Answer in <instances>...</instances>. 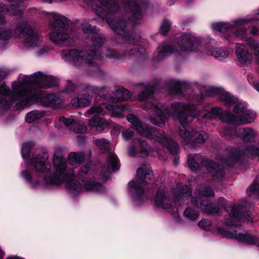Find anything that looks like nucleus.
I'll return each mask as SVG.
<instances>
[{"mask_svg": "<svg viewBox=\"0 0 259 259\" xmlns=\"http://www.w3.org/2000/svg\"><path fill=\"white\" fill-rule=\"evenodd\" d=\"M171 108L174 111L183 128L191 127L188 126V117H197L200 116V110L198 106L194 104H185L181 102L171 104Z\"/></svg>", "mask_w": 259, "mask_h": 259, "instance_id": "nucleus-6", "label": "nucleus"}, {"mask_svg": "<svg viewBox=\"0 0 259 259\" xmlns=\"http://www.w3.org/2000/svg\"><path fill=\"white\" fill-rule=\"evenodd\" d=\"M148 144L146 141L142 138L135 139L132 141V144L130 146L129 153L131 156L136 155L138 152L137 148L139 147L140 153L144 156L149 155V151L147 148Z\"/></svg>", "mask_w": 259, "mask_h": 259, "instance_id": "nucleus-27", "label": "nucleus"}, {"mask_svg": "<svg viewBox=\"0 0 259 259\" xmlns=\"http://www.w3.org/2000/svg\"><path fill=\"white\" fill-rule=\"evenodd\" d=\"M246 150L251 155L259 156V147H257L253 145H250L246 147Z\"/></svg>", "mask_w": 259, "mask_h": 259, "instance_id": "nucleus-61", "label": "nucleus"}, {"mask_svg": "<svg viewBox=\"0 0 259 259\" xmlns=\"http://www.w3.org/2000/svg\"><path fill=\"white\" fill-rule=\"evenodd\" d=\"M87 93L88 95L82 94L73 98L70 101L72 106L75 108L89 106L92 102L93 95L91 93Z\"/></svg>", "mask_w": 259, "mask_h": 259, "instance_id": "nucleus-31", "label": "nucleus"}, {"mask_svg": "<svg viewBox=\"0 0 259 259\" xmlns=\"http://www.w3.org/2000/svg\"><path fill=\"white\" fill-rule=\"evenodd\" d=\"M106 108L107 110L112 111V114L117 117H122V111L125 110V107L122 105H116L108 104L106 106Z\"/></svg>", "mask_w": 259, "mask_h": 259, "instance_id": "nucleus-51", "label": "nucleus"}, {"mask_svg": "<svg viewBox=\"0 0 259 259\" xmlns=\"http://www.w3.org/2000/svg\"><path fill=\"white\" fill-rule=\"evenodd\" d=\"M191 203L197 209L188 206L184 212L185 217L191 220H195L199 215L198 208L201 209L203 211L209 215H214L219 213V208L214 202H210L208 200L202 199L201 198L192 197Z\"/></svg>", "mask_w": 259, "mask_h": 259, "instance_id": "nucleus-3", "label": "nucleus"}, {"mask_svg": "<svg viewBox=\"0 0 259 259\" xmlns=\"http://www.w3.org/2000/svg\"><path fill=\"white\" fill-rule=\"evenodd\" d=\"M90 170L89 166H85L79 169L78 175L79 179L82 182L83 189L87 192H103L104 190V186L100 183L86 179L85 177Z\"/></svg>", "mask_w": 259, "mask_h": 259, "instance_id": "nucleus-18", "label": "nucleus"}, {"mask_svg": "<svg viewBox=\"0 0 259 259\" xmlns=\"http://www.w3.org/2000/svg\"><path fill=\"white\" fill-rule=\"evenodd\" d=\"M246 110L245 104L242 103H236L233 108V112L236 114L242 113Z\"/></svg>", "mask_w": 259, "mask_h": 259, "instance_id": "nucleus-59", "label": "nucleus"}, {"mask_svg": "<svg viewBox=\"0 0 259 259\" xmlns=\"http://www.w3.org/2000/svg\"><path fill=\"white\" fill-rule=\"evenodd\" d=\"M150 139H155L161 143L172 155H175L178 153L179 144L174 140L168 138L162 130L156 127L152 133V138Z\"/></svg>", "mask_w": 259, "mask_h": 259, "instance_id": "nucleus-11", "label": "nucleus"}, {"mask_svg": "<svg viewBox=\"0 0 259 259\" xmlns=\"http://www.w3.org/2000/svg\"><path fill=\"white\" fill-rule=\"evenodd\" d=\"M32 97V95L26 97L23 100H22V99H21L18 100L19 102L14 106V110H19L24 108L27 106H29L32 104L35 103L34 100H33V98L32 99L31 98Z\"/></svg>", "mask_w": 259, "mask_h": 259, "instance_id": "nucleus-47", "label": "nucleus"}, {"mask_svg": "<svg viewBox=\"0 0 259 259\" xmlns=\"http://www.w3.org/2000/svg\"><path fill=\"white\" fill-rule=\"evenodd\" d=\"M235 239L240 242L249 245H257L259 241V238L249 233H236Z\"/></svg>", "mask_w": 259, "mask_h": 259, "instance_id": "nucleus-32", "label": "nucleus"}, {"mask_svg": "<svg viewBox=\"0 0 259 259\" xmlns=\"http://www.w3.org/2000/svg\"><path fill=\"white\" fill-rule=\"evenodd\" d=\"M188 164L190 169L194 172H196L200 168L199 164L197 162L193 156L189 155Z\"/></svg>", "mask_w": 259, "mask_h": 259, "instance_id": "nucleus-57", "label": "nucleus"}, {"mask_svg": "<svg viewBox=\"0 0 259 259\" xmlns=\"http://www.w3.org/2000/svg\"><path fill=\"white\" fill-rule=\"evenodd\" d=\"M238 117L241 122L236 124H232L234 125H242L243 124L251 123L253 122L256 117L255 112L250 110H246L243 114L241 115H235Z\"/></svg>", "mask_w": 259, "mask_h": 259, "instance_id": "nucleus-36", "label": "nucleus"}, {"mask_svg": "<svg viewBox=\"0 0 259 259\" xmlns=\"http://www.w3.org/2000/svg\"><path fill=\"white\" fill-rule=\"evenodd\" d=\"M211 224V221L207 219L202 220L198 223V226L205 230L208 229L210 226Z\"/></svg>", "mask_w": 259, "mask_h": 259, "instance_id": "nucleus-64", "label": "nucleus"}, {"mask_svg": "<svg viewBox=\"0 0 259 259\" xmlns=\"http://www.w3.org/2000/svg\"><path fill=\"white\" fill-rule=\"evenodd\" d=\"M22 175L27 182L32 185V187H35L39 184V181H33L32 177L27 170H23L22 171Z\"/></svg>", "mask_w": 259, "mask_h": 259, "instance_id": "nucleus-55", "label": "nucleus"}, {"mask_svg": "<svg viewBox=\"0 0 259 259\" xmlns=\"http://www.w3.org/2000/svg\"><path fill=\"white\" fill-rule=\"evenodd\" d=\"M236 55L241 65L249 64L252 62V54L244 45L237 44L236 45Z\"/></svg>", "mask_w": 259, "mask_h": 259, "instance_id": "nucleus-26", "label": "nucleus"}, {"mask_svg": "<svg viewBox=\"0 0 259 259\" xmlns=\"http://www.w3.org/2000/svg\"><path fill=\"white\" fill-rule=\"evenodd\" d=\"M170 28L171 23L170 21L167 19H164L160 27V32L162 35L165 36L167 35V32L169 31Z\"/></svg>", "mask_w": 259, "mask_h": 259, "instance_id": "nucleus-54", "label": "nucleus"}, {"mask_svg": "<svg viewBox=\"0 0 259 259\" xmlns=\"http://www.w3.org/2000/svg\"><path fill=\"white\" fill-rule=\"evenodd\" d=\"M247 44L256 56H259V42L250 38L248 40Z\"/></svg>", "mask_w": 259, "mask_h": 259, "instance_id": "nucleus-56", "label": "nucleus"}, {"mask_svg": "<svg viewBox=\"0 0 259 259\" xmlns=\"http://www.w3.org/2000/svg\"><path fill=\"white\" fill-rule=\"evenodd\" d=\"M52 16L54 21L50 26L54 30L50 33V38L55 44L61 45L69 38V34L65 32L68 28V19L57 13H53Z\"/></svg>", "mask_w": 259, "mask_h": 259, "instance_id": "nucleus-5", "label": "nucleus"}, {"mask_svg": "<svg viewBox=\"0 0 259 259\" xmlns=\"http://www.w3.org/2000/svg\"><path fill=\"white\" fill-rule=\"evenodd\" d=\"M61 54L63 58L73 62L75 66H79L83 63H87L89 66H93V60L97 57V51L95 49L88 51L72 49L63 50Z\"/></svg>", "mask_w": 259, "mask_h": 259, "instance_id": "nucleus-4", "label": "nucleus"}, {"mask_svg": "<svg viewBox=\"0 0 259 259\" xmlns=\"http://www.w3.org/2000/svg\"><path fill=\"white\" fill-rule=\"evenodd\" d=\"M84 154L83 152L75 153L72 152L68 155V163L71 165L80 164L84 161Z\"/></svg>", "mask_w": 259, "mask_h": 259, "instance_id": "nucleus-42", "label": "nucleus"}, {"mask_svg": "<svg viewBox=\"0 0 259 259\" xmlns=\"http://www.w3.org/2000/svg\"><path fill=\"white\" fill-rule=\"evenodd\" d=\"M76 90V86L71 81H69L68 84L64 89L61 91L62 93L65 94H71L75 92Z\"/></svg>", "mask_w": 259, "mask_h": 259, "instance_id": "nucleus-60", "label": "nucleus"}, {"mask_svg": "<svg viewBox=\"0 0 259 259\" xmlns=\"http://www.w3.org/2000/svg\"><path fill=\"white\" fill-rule=\"evenodd\" d=\"M115 95L119 98V103L128 100L131 96V92L124 88H119L115 91Z\"/></svg>", "mask_w": 259, "mask_h": 259, "instance_id": "nucleus-49", "label": "nucleus"}, {"mask_svg": "<svg viewBox=\"0 0 259 259\" xmlns=\"http://www.w3.org/2000/svg\"><path fill=\"white\" fill-rule=\"evenodd\" d=\"M89 124L92 127H95L99 131H103L108 128L109 123L101 116L96 115L89 121Z\"/></svg>", "mask_w": 259, "mask_h": 259, "instance_id": "nucleus-33", "label": "nucleus"}, {"mask_svg": "<svg viewBox=\"0 0 259 259\" xmlns=\"http://www.w3.org/2000/svg\"><path fill=\"white\" fill-rule=\"evenodd\" d=\"M12 89L13 92L9 100L0 97V114L8 110L15 102L23 99L26 95V92L22 89V84L20 82L14 81Z\"/></svg>", "mask_w": 259, "mask_h": 259, "instance_id": "nucleus-10", "label": "nucleus"}, {"mask_svg": "<svg viewBox=\"0 0 259 259\" xmlns=\"http://www.w3.org/2000/svg\"><path fill=\"white\" fill-rule=\"evenodd\" d=\"M177 43L182 52L195 51L199 46L198 39L188 33H184L178 37Z\"/></svg>", "mask_w": 259, "mask_h": 259, "instance_id": "nucleus-20", "label": "nucleus"}, {"mask_svg": "<svg viewBox=\"0 0 259 259\" xmlns=\"http://www.w3.org/2000/svg\"><path fill=\"white\" fill-rule=\"evenodd\" d=\"M214 203L217 205L218 208H219V210L221 208H223L225 211L229 213L230 218H231L234 211L235 210L236 204H229L227 200L224 197H220L218 201Z\"/></svg>", "mask_w": 259, "mask_h": 259, "instance_id": "nucleus-37", "label": "nucleus"}, {"mask_svg": "<svg viewBox=\"0 0 259 259\" xmlns=\"http://www.w3.org/2000/svg\"><path fill=\"white\" fill-rule=\"evenodd\" d=\"M25 81L28 83L39 84L44 89H50L58 85L53 76L44 75L41 71L33 73L27 80H25Z\"/></svg>", "mask_w": 259, "mask_h": 259, "instance_id": "nucleus-17", "label": "nucleus"}, {"mask_svg": "<svg viewBox=\"0 0 259 259\" xmlns=\"http://www.w3.org/2000/svg\"><path fill=\"white\" fill-rule=\"evenodd\" d=\"M244 153L235 148H231L228 151V154L225 158V164L228 166H234L236 164H241L243 163Z\"/></svg>", "mask_w": 259, "mask_h": 259, "instance_id": "nucleus-25", "label": "nucleus"}, {"mask_svg": "<svg viewBox=\"0 0 259 259\" xmlns=\"http://www.w3.org/2000/svg\"><path fill=\"white\" fill-rule=\"evenodd\" d=\"M209 92L212 94H220L219 96L220 100L224 102L225 105L227 107H230L232 105L237 103V99L229 93H221L222 92L221 88H212Z\"/></svg>", "mask_w": 259, "mask_h": 259, "instance_id": "nucleus-29", "label": "nucleus"}, {"mask_svg": "<svg viewBox=\"0 0 259 259\" xmlns=\"http://www.w3.org/2000/svg\"><path fill=\"white\" fill-rule=\"evenodd\" d=\"M81 29L84 33L94 34L97 32V27L95 25L92 26L89 24L82 25Z\"/></svg>", "mask_w": 259, "mask_h": 259, "instance_id": "nucleus-58", "label": "nucleus"}, {"mask_svg": "<svg viewBox=\"0 0 259 259\" xmlns=\"http://www.w3.org/2000/svg\"><path fill=\"white\" fill-rule=\"evenodd\" d=\"M202 165L206 168L214 179H222L225 176L223 165L217 162L206 159L202 161Z\"/></svg>", "mask_w": 259, "mask_h": 259, "instance_id": "nucleus-23", "label": "nucleus"}, {"mask_svg": "<svg viewBox=\"0 0 259 259\" xmlns=\"http://www.w3.org/2000/svg\"><path fill=\"white\" fill-rule=\"evenodd\" d=\"M151 172L152 171L139 167L137 170V176L139 182H137L132 180L128 182V185L130 188L132 197L135 200L139 201L142 200L145 191L144 188L140 186V184H145L146 183V179H148L149 181H152V178L150 177H147L151 175Z\"/></svg>", "mask_w": 259, "mask_h": 259, "instance_id": "nucleus-8", "label": "nucleus"}, {"mask_svg": "<svg viewBox=\"0 0 259 259\" xmlns=\"http://www.w3.org/2000/svg\"><path fill=\"white\" fill-rule=\"evenodd\" d=\"M49 154L43 150L41 153L33 155L31 160V165L34 170L39 172H49L51 169V164L48 161Z\"/></svg>", "mask_w": 259, "mask_h": 259, "instance_id": "nucleus-16", "label": "nucleus"}, {"mask_svg": "<svg viewBox=\"0 0 259 259\" xmlns=\"http://www.w3.org/2000/svg\"><path fill=\"white\" fill-rule=\"evenodd\" d=\"M82 89L84 91L88 93H91L92 95H95L96 98H97V96L100 97L102 102H109L112 103H119V98H116L115 94H114V96L110 94H104V91L105 89V86L98 87L91 85L89 84H84L82 85Z\"/></svg>", "mask_w": 259, "mask_h": 259, "instance_id": "nucleus-19", "label": "nucleus"}, {"mask_svg": "<svg viewBox=\"0 0 259 259\" xmlns=\"http://www.w3.org/2000/svg\"><path fill=\"white\" fill-rule=\"evenodd\" d=\"M66 187L69 191L74 195H76L81 191L82 185L79 181L74 180L69 177L66 182Z\"/></svg>", "mask_w": 259, "mask_h": 259, "instance_id": "nucleus-40", "label": "nucleus"}, {"mask_svg": "<svg viewBox=\"0 0 259 259\" xmlns=\"http://www.w3.org/2000/svg\"><path fill=\"white\" fill-rule=\"evenodd\" d=\"M180 136L183 139L186 144L192 147H196L197 144L205 143L208 139V136L203 131H197L192 127L180 128Z\"/></svg>", "mask_w": 259, "mask_h": 259, "instance_id": "nucleus-9", "label": "nucleus"}, {"mask_svg": "<svg viewBox=\"0 0 259 259\" xmlns=\"http://www.w3.org/2000/svg\"><path fill=\"white\" fill-rule=\"evenodd\" d=\"M45 114V111L33 110L27 113L25 117V121L27 123H32L42 117Z\"/></svg>", "mask_w": 259, "mask_h": 259, "instance_id": "nucleus-44", "label": "nucleus"}, {"mask_svg": "<svg viewBox=\"0 0 259 259\" xmlns=\"http://www.w3.org/2000/svg\"><path fill=\"white\" fill-rule=\"evenodd\" d=\"M91 40L93 42V46L97 48H100L104 44L105 38L102 36L100 34L96 33L93 34V37L91 38Z\"/></svg>", "mask_w": 259, "mask_h": 259, "instance_id": "nucleus-53", "label": "nucleus"}, {"mask_svg": "<svg viewBox=\"0 0 259 259\" xmlns=\"http://www.w3.org/2000/svg\"><path fill=\"white\" fill-rule=\"evenodd\" d=\"M152 112L155 116L152 118V121L154 124L159 127H162L165 124L170 115L169 109L160 103L152 105Z\"/></svg>", "mask_w": 259, "mask_h": 259, "instance_id": "nucleus-21", "label": "nucleus"}, {"mask_svg": "<svg viewBox=\"0 0 259 259\" xmlns=\"http://www.w3.org/2000/svg\"><path fill=\"white\" fill-rule=\"evenodd\" d=\"M6 20L4 15L0 13V40L6 41L10 39L12 35V29L5 27Z\"/></svg>", "mask_w": 259, "mask_h": 259, "instance_id": "nucleus-35", "label": "nucleus"}, {"mask_svg": "<svg viewBox=\"0 0 259 259\" xmlns=\"http://www.w3.org/2000/svg\"><path fill=\"white\" fill-rule=\"evenodd\" d=\"M211 27L213 30L221 33L234 32L237 36H243L246 33V29L245 28H240L235 30L233 25L223 22L213 23L211 24Z\"/></svg>", "mask_w": 259, "mask_h": 259, "instance_id": "nucleus-24", "label": "nucleus"}, {"mask_svg": "<svg viewBox=\"0 0 259 259\" xmlns=\"http://www.w3.org/2000/svg\"><path fill=\"white\" fill-rule=\"evenodd\" d=\"M8 74V72L6 70L0 69V81L4 79ZM10 89L7 87L5 83H2L0 85V97H3L6 99V97L11 95Z\"/></svg>", "mask_w": 259, "mask_h": 259, "instance_id": "nucleus-39", "label": "nucleus"}, {"mask_svg": "<svg viewBox=\"0 0 259 259\" xmlns=\"http://www.w3.org/2000/svg\"><path fill=\"white\" fill-rule=\"evenodd\" d=\"M34 100L36 104L42 106L56 107L62 103V99L54 94H48L42 96L36 94H32L31 97Z\"/></svg>", "mask_w": 259, "mask_h": 259, "instance_id": "nucleus-22", "label": "nucleus"}, {"mask_svg": "<svg viewBox=\"0 0 259 259\" xmlns=\"http://www.w3.org/2000/svg\"><path fill=\"white\" fill-rule=\"evenodd\" d=\"M16 32L25 37L24 45L26 47H32L36 45V40L38 34L34 32L33 28L27 22H20L17 24Z\"/></svg>", "mask_w": 259, "mask_h": 259, "instance_id": "nucleus-12", "label": "nucleus"}, {"mask_svg": "<svg viewBox=\"0 0 259 259\" xmlns=\"http://www.w3.org/2000/svg\"><path fill=\"white\" fill-rule=\"evenodd\" d=\"M53 165L55 171L53 174L46 175L44 182L48 185H58L66 181L68 176L66 174L67 162L62 156H57L55 154L53 157Z\"/></svg>", "mask_w": 259, "mask_h": 259, "instance_id": "nucleus-7", "label": "nucleus"}, {"mask_svg": "<svg viewBox=\"0 0 259 259\" xmlns=\"http://www.w3.org/2000/svg\"><path fill=\"white\" fill-rule=\"evenodd\" d=\"M244 218L249 221H252L251 212L249 210H247L243 204L236 205L235 210L234 211L231 219H226L225 224L229 227L236 228L238 226L237 223Z\"/></svg>", "mask_w": 259, "mask_h": 259, "instance_id": "nucleus-14", "label": "nucleus"}, {"mask_svg": "<svg viewBox=\"0 0 259 259\" xmlns=\"http://www.w3.org/2000/svg\"><path fill=\"white\" fill-rule=\"evenodd\" d=\"M217 231L218 234L222 237L228 239H235L237 231L231 232L223 227H218Z\"/></svg>", "mask_w": 259, "mask_h": 259, "instance_id": "nucleus-52", "label": "nucleus"}, {"mask_svg": "<svg viewBox=\"0 0 259 259\" xmlns=\"http://www.w3.org/2000/svg\"><path fill=\"white\" fill-rule=\"evenodd\" d=\"M202 195L206 197H213L214 196V193L210 186H207L204 188L202 191Z\"/></svg>", "mask_w": 259, "mask_h": 259, "instance_id": "nucleus-62", "label": "nucleus"}, {"mask_svg": "<svg viewBox=\"0 0 259 259\" xmlns=\"http://www.w3.org/2000/svg\"><path fill=\"white\" fill-rule=\"evenodd\" d=\"M169 93L174 95L183 94V90L186 91L190 88V84L186 81L171 80L169 82Z\"/></svg>", "mask_w": 259, "mask_h": 259, "instance_id": "nucleus-28", "label": "nucleus"}, {"mask_svg": "<svg viewBox=\"0 0 259 259\" xmlns=\"http://www.w3.org/2000/svg\"><path fill=\"white\" fill-rule=\"evenodd\" d=\"M158 54L154 57L156 61H160L165 57L170 56L174 52L178 53L174 45L165 43L160 45L157 48Z\"/></svg>", "mask_w": 259, "mask_h": 259, "instance_id": "nucleus-30", "label": "nucleus"}, {"mask_svg": "<svg viewBox=\"0 0 259 259\" xmlns=\"http://www.w3.org/2000/svg\"><path fill=\"white\" fill-rule=\"evenodd\" d=\"M107 166L106 171L115 172L120 168V162L117 156L114 153H110L107 159Z\"/></svg>", "mask_w": 259, "mask_h": 259, "instance_id": "nucleus-34", "label": "nucleus"}, {"mask_svg": "<svg viewBox=\"0 0 259 259\" xmlns=\"http://www.w3.org/2000/svg\"><path fill=\"white\" fill-rule=\"evenodd\" d=\"M191 197V191L186 186V190H180L175 195L174 198L167 197L163 189H159L156 193L154 200V205L156 208L169 209L176 207L179 210L182 204Z\"/></svg>", "mask_w": 259, "mask_h": 259, "instance_id": "nucleus-2", "label": "nucleus"}, {"mask_svg": "<svg viewBox=\"0 0 259 259\" xmlns=\"http://www.w3.org/2000/svg\"><path fill=\"white\" fill-rule=\"evenodd\" d=\"M33 146L34 144L31 141H28L23 143L21 148V154L23 159L26 160L29 159Z\"/></svg>", "mask_w": 259, "mask_h": 259, "instance_id": "nucleus-46", "label": "nucleus"}, {"mask_svg": "<svg viewBox=\"0 0 259 259\" xmlns=\"http://www.w3.org/2000/svg\"><path fill=\"white\" fill-rule=\"evenodd\" d=\"M100 3L107 9V13L112 14L117 13L119 10L118 4L115 0H99Z\"/></svg>", "mask_w": 259, "mask_h": 259, "instance_id": "nucleus-41", "label": "nucleus"}, {"mask_svg": "<svg viewBox=\"0 0 259 259\" xmlns=\"http://www.w3.org/2000/svg\"><path fill=\"white\" fill-rule=\"evenodd\" d=\"M59 121L63 123L66 126H69L72 125L75 122L74 119L71 118H66L64 116H61L59 118Z\"/></svg>", "mask_w": 259, "mask_h": 259, "instance_id": "nucleus-63", "label": "nucleus"}, {"mask_svg": "<svg viewBox=\"0 0 259 259\" xmlns=\"http://www.w3.org/2000/svg\"><path fill=\"white\" fill-rule=\"evenodd\" d=\"M242 140L245 143H252L257 133L251 128H245L242 130Z\"/></svg>", "mask_w": 259, "mask_h": 259, "instance_id": "nucleus-43", "label": "nucleus"}, {"mask_svg": "<svg viewBox=\"0 0 259 259\" xmlns=\"http://www.w3.org/2000/svg\"><path fill=\"white\" fill-rule=\"evenodd\" d=\"M32 97V95L26 97L23 100H22V99H21L18 100L19 102L14 106V110H19L24 108L27 106H29L32 104L35 103L34 100H33V98L32 99L31 98Z\"/></svg>", "mask_w": 259, "mask_h": 259, "instance_id": "nucleus-48", "label": "nucleus"}, {"mask_svg": "<svg viewBox=\"0 0 259 259\" xmlns=\"http://www.w3.org/2000/svg\"><path fill=\"white\" fill-rule=\"evenodd\" d=\"M214 116H219L224 122L228 124H236L241 122L240 119L230 112H226L218 107L211 108L210 111L204 114L202 116L204 118L212 119Z\"/></svg>", "mask_w": 259, "mask_h": 259, "instance_id": "nucleus-15", "label": "nucleus"}, {"mask_svg": "<svg viewBox=\"0 0 259 259\" xmlns=\"http://www.w3.org/2000/svg\"><path fill=\"white\" fill-rule=\"evenodd\" d=\"M11 4L9 9L14 11V14L16 15H21L23 14L22 10L18 9L23 5V0H8Z\"/></svg>", "mask_w": 259, "mask_h": 259, "instance_id": "nucleus-50", "label": "nucleus"}, {"mask_svg": "<svg viewBox=\"0 0 259 259\" xmlns=\"http://www.w3.org/2000/svg\"><path fill=\"white\" fill-rule=\"evenodd\" d=\"M157 87V84L146 85L144 89L139 94L138 97L139 100L141 102L146 100L154 93Z\"/></svg>", "mask_w": 259, "mask_h": 259, "instance_id": "nucleus-38", "label": "nucleus"}, {"mask_svg": "<svg viewBox=\"0 0 259 259\" xmlns=\"http://www.w3.org/2000/svg\"><path fill=\"white\" fill-rule=\"evenodd\" d=\"M126 119L131 123L132 127L137 131L140 135L148 139L152 138V133L156 130V127L148 124H143L142 121L133 114H128L126 116Z\"/></svg>", "mask_w": 259, "mask_h": 259, "instance_id": "nucleus-13", "label": "nucleus"}, {"mask_svg": "<svg viewBox=\"0 0 259 259\" xmlns=\"http://www.w3.org/2000/svg\"><path fill=\"white\" fill-rule=\"evenodd\" d=\"M212 56L221 60L229 55V52L226 48H215L210 51Z\"/></svg>", "mask_w": 259, "mask_h": 259, "instance_id": "nucleus-45", "label": "nucleus"}, {"mask_svg": "<svg viewBox=\"0 0 259 259\" xmlns=\"http://www.w3.org/2000/svg\"><path fill=\"white\" fill-rule=\"evenodd\" d=\"M122 1L125 3V9L131 13V17L127 19L122 17L116 19L107 18L106 22L115 33L121 36L124 43L135 46L130 50L108 49L106 56L112 59H122L129 55L140 57L145 51L143 46L138 45L141 36L136 32V27L139 24L143 12L147 7V4L144 0Z\"/></svg>", "mask_w": 259, "mask_h": 259, "instance_id": "nucleus-1", "label": "nucleus"}]
</instances>
